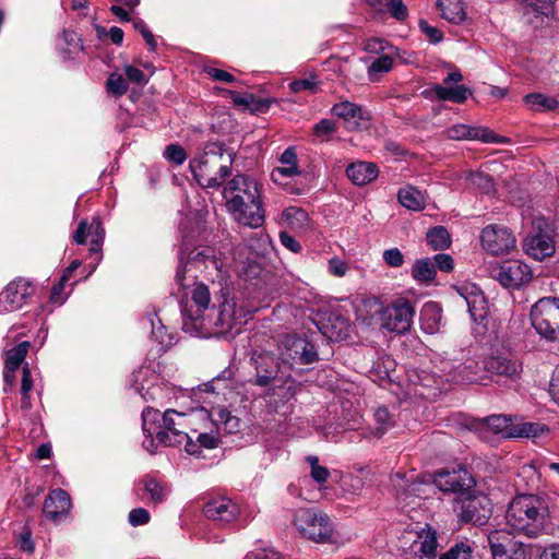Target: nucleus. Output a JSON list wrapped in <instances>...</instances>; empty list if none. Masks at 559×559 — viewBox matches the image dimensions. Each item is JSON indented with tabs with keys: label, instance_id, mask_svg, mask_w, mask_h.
Listing matches in <instances>:
<instances>
[{
	"label": "nucleus",
	"instance_id": "28",
	"mask_svg": "<svg viewBox=\"0 0 559 559\" xmlns=\"http://www.w3.org/2000/svg\"><path fill=\"white\" fill-rule=\"evenodd\" d=\"M297 154L294 147H287L281 155V167L273 169L271 177L274 182H281L285 177H293L299 174L297 167Z\"/></svg>",
	"mask_w": 559,
	"mask_h": 559
},
{
	"label": "nucleus",
	"instance_id": "16",
	"mask_svg": "<svg viewBox=\"0 0 559 559\" xmlns=\"http://www.w3.org/2000/svg\"><path fill=\"white\" fill-rule=\"evenodd\" d=\"M238 195L242 199V202L247 200H261L257 181L246 175H236L227 182L223 197L227 204L233 198H238Z\"/></svg>",
	"mask_w": 559,
	"mask_h": 559
},
{
	"label": "nucleus",
	"instance_id": "63",
	"mask_svg": "<svg viewBox=\"0 0 559 559\" xmlns=\"http://www.w3.org/2000/svg\"><path fill=\"white\" fill-rule=\"evenodd\" d=\"M419 28L431 43H439L442 39L441 31L435 26L429 25L426 21L419 22Z\"/></svg>",
	"mask_w": 559,
	"mask_h": 559
},
{
	"label": "nucleus",
	"instance_id": "64",
	"mask_svg": "<svg viewBox=\"0 0 559 559\" xmlns=\"http://www.w3.org/2000/svg\"><path fill=\"white\" fill-rule=\"evenodd\" d=\"M245 559H281V555L273 549H260L248 554Z\"/></svg>",
	"mask_w": 559,
	"mask_h": 559
},
{
	"label": "nucleus",
	"instance_id": "55",
	"mask_svg": "<svg viewBox=\"0 0 559 559\" xmlns=\"http://www.w3.org/2000/svg\"><path fill=\"white\" fill-rule=\"evenodd\" d=\"M385 8H388L391 15L399 21H404L408 15V10L403 3V0H386Z\"/></svg>",
	"mask_w": 559,
	"mask_h": 559
},
{
	"label": "nucleus",
	"instance_id": "33",
	"mask_svg": "<svg viewBox=\"0 0 559 559\" xmlns=\"http://www.w3.org/2000/svg\"><path fill=\"white\" fill-rule=\"evenodd\" d=\"M399 202L412 211H420L425 207V200L421 192L413 187L400 189Z\"/></svg>",
	"mask_w": 559,
	"mask_h": 559
},
{
	"label": "nucleus",
	"instance_id": "43",
	"mask_svg": "<svg viewBox=\"0 0 559 559\" xmlns=\"http://www.w3.org/2000/svg\"><path fill=\"white\" fill-rule=\"evenodd\" d=\"M286 223L293 228H304L309 221L307 212L301 207L292 206L283 212Z\"/></svg>",
	"mask_w": 559,
	"mask_h": 559
},
{
	"label": "nucleus",
	"instance_id": "21",
	"mask_svg": "<svg viewBox=\"0 0 559 559\" xmlns=\"http://www.w3.org/2000/svg\"><path fill=\"white\" fill-rule=\"evenodd\" d=\"M525 252L533 259L542 261L555 253V245L550 235L539 230L524 240Z\"/></svg>",
	"mask_w": 559,
	"mask_h": 559
},
{
	"label": "nucleus",
	"instance_id": "14",
	"mask_svg": "<svg viewBox=\"0 0 559 559\" xmlns=\"http://www.w3.org/2000/svg\"><path fill=\"white\" fill-rule=\"evenodd\" d=\"M491 516V502L485 495H476L462 501L459 519L465 523L484 525Z\"/></svg>",
	"mask_w": 559,
	"mask_h": 559
},
{
	"label": "nucleus",
	"instance_id": "32",
	"mask_svg": "<svg viewBox=\"0 0 559 559\" xmlns=\"http://www.w3.org/2000/svg\"><path fill=\"white\" fill-rule=\"evenodd\" d=\"M203 421L205 431H199L197 428H190V433L193 436V441L199 447V453L197 455L201 454L202 448L215 449L219 442L215 435V432H217L215 427L210 426L207 420Z\"/></svg>",
	"mask_w": 559,
	"mask_h": 559
},
{
	"label": "nucleus",
	"instance_id": "60",
	"mask_svg": "<svg viewBox=\"0 0 559 559\" xmlns=\"http://www.w3.org/2000/svg\"><path fill=\"white\" fill-rule=\"evenodd\" d=\"M289 87L294 93H299V92H304V91L316 92L317 82L314 81L313 78L301 79V80L293 81L289 84Z\"/></svg>",
	"mask_w": 559,
	"mask_h": 559
},
{
	"label": "nucleus",
	"instance_id": "57",
	"mask_svg": "<svg viewBox=\"0 0 559 559\" xmlns=\"http://www.w3.org/2000/svg\"><path fill=\"white\" fill-rule=\"evenodd\" d=\"M384 262L392 267H400L404 263V255L397 248L388 249L383 252Z\"/></svg>",
	"mask_w": 559,
	"mask_h": 559
},
{
	"label": "nucleus",
	"instance_id": "54",
	"mask_svg": "<svg viewBox=\"0 0 559 559\" xmlns=\"http://www.w3.org/2000/svg\"><path fill=\"white\" fill-rule=\"evenodd\" d=\"M393 66V60L389 56H381L380 58L372 61L368 68V74L373 79L374 74L389 72Z\"/></svg>",
	"mask_w": 559,
	"mask_h": 559
},
{
	"label": "nucleus",
	"instance_id": "30",
	"mask_svg": "<svg viewBox=\"0 0 559 559\" xmlns=\"http://www.w3.org/2000/svg\"><path fill=\"white\" fill-rule=\"evenodd\" d=\"M432 91L440 100H450L456 104L464 103L472 94V91L464 85H456L453 87L436 84Z\"/></svg>",
	"mask_w": 559,
	"mask_h": 559
},
{
	"label": "nucleus",
	"instance_id": "40",
	"mask_svg": "<svg viewBox=\"0 0 559 559\" xmlns=\"http://www.w3.org/2000/svg\"><path fill=\"white\" fill-rule=\"evenodd\" d=\"M428 245L433 250H442L450 246V234L443 226H436L428 230L426 235Z\"/></svg>",
	"mask_w": 559,
	"mask_h": 559
},
{
	"label": "nucleus",
	"instance_id": "56",
	"mask_svg": "<svg viewBox=\"0 0 559 559\" xmlns=\"http://www.w3.org/2000/svg\"><path fill=\"white\" fill-rule=\"evenodd\" d=\"M128 519L129 523L135 527L147 524L150 522L151 515L146 509L135 508L130 511Z\"/></svg>",
	"mask_w": 559,
	"mask_h": 559
},
{
	"label": "nucleus",
	"instance_id": "38",
	"mask_svg": "<svg viewBox=\"0 0 559 559\" xmlns=\"http://www.w3.org/2000/svg\"><path fill=\"white\" fill-rule=\"evenodd\" d=\"M29 348V342H21L17 346L9 349L5 353V368L10 370H17L24 361Z\"/></svg>",
	"mask_w": 559,
	"mask_h": 559
},
{
	"label": "nucleus",
	"instance_id": "41",
	"mask_svg": "<svg viewBox=\"0 0 559 559\" xmlns=\"http://www.w3.org/2000/svg\"><path fill=\"white\" fill-rule=\"evenodd\" d=\"M412 275L419 282L432 281L436 276L435 263L429 258L417 260L413 265Z\"/></svg>",
	"mask_w": 559,
	"mask_h": 559
},
{
	"label": "nucleus",
	"instance_id": "36",
	"mask_svg": "<svg viewBox=\"0 0 559 559\" xmlns=\"http://www.w3.org/2000/svg\"><path fill=\"white\" fill-rule=\"evenodd\" d=\"M419 549L423 557L433 558L437 555L438 540L437 533L431 527L423 530L418 535Z\"/></svg>",
	"mask_w": 559,
	"mask_h": 559
},
{
	"label": "nucleus",
	"instance_id": "22",
	"mask_svg": "<svg viewBox=\"0 0 559 559\" xmlns=\"http://www.w3.org/2000/svg\"><path fill=\"white\" fill-rule=\"evenodd\" d=\"M187 261L197 267L204 266V269L210 273L211 271L221 273L224 267V261L221 253L211 247H202L191 251Z\"/></svg>",
	"mask_w": 559,
	"mask_h": 559
},
{
	"label": "nucleus",
	"instance_id": "39",
	"mask_svg": "<svg viewBox=\"0 0 559 559\" xmlns=\"http://www.w3.org/2000/svg\"><path fill=\"white\" fill-rule=\"evenodd\" d=\"M331 111L334 116L344 120H360L364 118L362 109L358 105L348 100L335 104Z\"/></svg>",
	"mask_w": 559,
	"mask_h": 559
},
{
	"label": "nucleus",
	"instance_id": "29",
	"mask_svg": "<svg viewBox=\"0 0 559 559\" xmlns=\"http://www.w3.org/2000/svg\"><path fill=\"white\" fill-rule=\"evenodd\" d=\"M440 16L453 24H460L466 19L463 0H437Z\"/></svg>",
	"mask_w": 559,
	"mask_h": 559
},
{
	"label": "nucleus",
	"instance_id": "48",
	"mask_svg": "<svg viewBox=\"0 0 559 559\" xmlns=\"http://www.w3.org/2000/svg\"><path fill=\"white\" fill-rule=\"evenodd\" d=\"M307 462L311 467V477L318 483L323 484L330 477V472L325 466L319 465V459L317 456H307Z\"/></svg>",
	"mask_w": 559,
	"mask_h": 559
},
{
	"label": "nucleus",
	"instance_id": "53",
	"mask_svg": "<svg viewBox=\"0 0 559 559\" xmlns=\"http://www.w3.org/2000/svg\"><path fill=\"white\" fill-rule=\"evenodd\" d=\"M460 376L461 380L466 383H476L480 381V377L478 374V366L477 362L474 360L467 361L461 369H460Z\"/></svg>",
	"mask_w": 559,
	"mask_h": 559
},
{
	"label": "nucleus",
	"instance_id": "20",
	"mask_svg": "<svg viewBox=\"0 0 559 559\" xmlns=\"http://www.w3.org/2000/svg\"><path fill=\"white\" fill-rule=\"evenodd\" d=\"M447 135L452 140H480L485 143H500L502 140L490 129L483 127H471L467 124H455L447 130Z\"/></svg>",
	"mask_w": 559,
	"mask_h": 559
},
{
	"label": "nucleus",
	"instance_id": "12",
	"mask_svg": "<svg viewBox=\"0 0 559 559\" xmlns=\"http://www.w3.org/2000/svg\"><path fill=\"white\" fill-rule=\"evenodd\" d=\"M433 483L441 491L452 493L465 492L475 484L467 468L462 465L437 472Z\"/></svg>",
	"mask_w": 559,
	"mask_h": 559
},
{
	"label": "nucleus",
	"instance_id": "58",
	"mask_svg": "<svg viewBox=\"0 0 559 559\" xmlns=\"http://www.w3.org/2000/svg\"><path fill=\"white\" fill-rule=\"evenodd\" d=\"M432 262L435 263V269H439L442 272H451L454 266V261L450 254L447 253H438L433 257Z\"/></svg>",
	"mask_w": 559,
	"mask_h": 559
},
{
	"label": "nucleus",
	"instance_id": "1",
	"mask_svg": "<svg viewBox=\"0 0 559 559\" xmlns=\"http://www.w3.org/2000/svg\"><path fill=\"white\" fill-rule=\"evenodd\" d=\"M210 418L209 411L200 408L191 414L179 413L175 409H167L160 414L152 407L144 408L142 413L143 431L148 436H155L156 440L166 447L185 443L189 454H198L199 447L193 441V436L188 431L197 421Z\"/></svg>",
	"mask_w": 559,
	"mask_h": 559
},
{
	"label": "nucleus",
	"instance_id": "37",
	"mask_svg": "<svg viewBox=\"0 0 559 559\" xmlns=\"http://www.w3.org/2000/svg\"><path fill=\"white\" fill-rule=\"evenodd\" d=\"M548 431L547 427L539 423H514L512 438H536Z\"/></svg>",
	"mask_w": 559,
	"mask_h": 559
},
{
	"label": "nucleus",
	"instance_id": "17",
	"mask_svg": "<svg viewBox=\"0 0 559 559\" xmlns=\"http://www.w3.org/2000/svg\"><path fill=\"white\" fill-rule=\"evenodd\" d=\"M204 515L219 525L233 523L239 515V507L230 499L222 497L209 501L203 509Z\"/></svg>",
	"mask_w": 559,
	"mask_h": 559
},
{
	"label": "nucleus",
	"instance_id": "31",
	"mask_svg": "<svg viewBox=\"0 0 559 559\" xmlns=\"http://www.w3.org/2000/svg\"><path fill=\"white\" fill-rule=\"evenodd\" d=\"M442 319L441 308L437 302H427L420 312L423 328L428 333H435L439 330Z\"/></svg>",
	"mask_w": 559,
	"mask_h": 559
},
{
	"label": "nucleus",
	"instance_id": "61",
	"mask_svg": "<svg viewBox=\"0 0 559 559\" xmlns=\"http://www.w3.org/2000/svg\"><path fill=\"white\" fill-rule=\"evenodd\" d=\"M124 73H126L127 79L130 82H133V83H136L140 85H145L147 83V79H146L144 72L133 66H126Z\"/></svg>",
	"mask_w": 559,
	"mask_h": 559
},
{
	"label": "nucleus",
	"instance_id": "34",
	"mask_svg": "<svg viewBox=\"0 0 559 559\" xmlns=\"http://www.w3.org/2000/svg\"><path fill=\"white\" fill-rule=\"evenodd\" d=\"M474 543L468 539L455 542L439 559H473Z\"/></svg>",
	"mask_w": 559,
	"mask_h": 559
},
{
	"label": "nucleus",
	"instance_id": "5",
	"mask_svg": "<svg viewBox=\"0 0 559 559\" xmlns=\"http://www.w3.org/2000/svg\"><path fill=\"white\" fill-rule=\"evenodd\" d=\"M372 307L381 328L399 334L409 330L415 311L407 300L399 299L385 307L374 301Z\"/></svg>",
	"mask_w": 559,
	"mask_h": 559
},
{
	"label": "nucleus",
	"instance_id": "19",
	"mask_svg": "<svg viewBox=\"0 0 559 559\" xmlns=\"http://www.w3.org/2000/svg\"><path fill=\"white\" fill-rule=\"evenodd\" d=\"M70 508L69 493L63 489H55L46 498L43 512L47 519L58 523L68 515Z\"/></svg>",
	"mask_w": 559,
	"mask_h": 559
},
{
	"label": "nucleus",
	"instance_id": "35",
	"mask_svg": "<svg viewBox=\"0 0 559 559\" xmlns=\"http://www.w3.org/2000/svg\"><path fill=\"white\" fill-rule=\"evenodd\" d=\"M514 423L515 420L512 417L504 415H492L486 419L488 428L504 438H512L510 432L514 430Z\"/></svg>",
	"mask_w": 559,
	"mask_h": 559
},
{
	"label": "nucleus",
	"instance_id": "15",
	"mask_svg": "<svg viewBox=\"0 0 559 559\" xmlns=\"http://www.w3.org/2000/svg\"><path fill=\"white\" fill-rule=\"evenodd\" d=\"M492 559H526L527 549L525 545L506 534L492 532L488 536Z\"/></svg>",
	"mask_w": 559,
	"mask_h": 559
},
{
	"label": "nucleus",
	"instance_id": "27",
	"mask_svg": "<svg viewBox=\"0 0 559 559\" xmlns=\"http://www.w3.org/2000/svg\"><path fill=\"white\" fill-rule=\"evenodd\" d=\"M138 486L154 504L163 503L169 495V489L166 484L148 475L141 478Z\"/></svg>",
	"mask_w": 559,
	"mask_h": 559
},
{
	"label": "nucleus",
	"instance_id": "42",
	"mask_svg": "<svg viewBox=\"0 0 559 559\" xmlns=\"http://www.w3.org/2000/svg\"><path fill=\"white\" fill-rule=\"evenodd\" d=\"M524 100L531 109L536 111L551 110L555 109L558 105V102L554 97L539 93L528 94L525 96Z\"/></svg>",
	"mask_w": 559,
	"mask_h": 559
},
{
	"label": "nucleus",
	"instance_id": "47",
	"mask_svg": "<svg viewBox=\"0 0 559 559\" xmlns=\"http://www.w3.org/2000/svg\"><path fill=\"white\" fill-rule=\"evenodd\" d=\"M150 372L148 369H139L132 374V386L134 388L135 392L139 393L145 401L153 400L154 394L152 392L153 388H144L142 383H140V380Z\"/></svg>",
	"mask_w": 559,
	"mask_h": 559
},
{
	"label": "nucleus",
	"instance_id": "8",
	"mask_svg": "<svg viewBox=\"0 0 559 559\" xmlns=\"http://www.w3.org/2000/svg\"><path fill=\"white\" fill-rule=\"evenodd\" d=\"M492 277L503 287L519 289L533 278V271L521 260H507L492 270Z\"/></svg>",
	"mask_w": 559,
	"mask_h": 559
},
{
	"label": "nucleus",
	"instance_id": "52",
	"mask_svg": "<svg viewBox=\"0 0 559 559\" xmlns=\"http://www.w3.org/2000/svg\"><path fill=\"white\" fill-rule=\"evenodd\" d=\"M192 300L199 307V309H207L211 301L209 287L204 284H198L193 289Z\"/></svg>",
	"mask_w": 559,
	"mask_h": 559
},
{
	"label": "nucleus",
	"instance_id": "25",
	"mask_svg": "<svg viewBox=\"0 0 559 559\" xmlns=\"http://www.w3.org/2000/svg\"><path fill=\"white\" fill-rule=\"evenodd\" d=\"M210 418L207 423L210 426L215 427L217 431L224 430L226 433H235L240 429V420L238 417L230 414V412L223 407H214L209 412Z\"/></svg>",
	"mask_w": 559,
	"mask_h": 559
},
{
	"label": "nucleus",
	"instance_id": "50",
	"mask_svg": "<svg viewBox=\"0 0 559 559\" xmlns=\"http://www.w3.org/2000/svg\"><path fill=\"white\" fill-rule=\"evenodd\" d=\"M468 179L474 187L486 193L490 192L493 187L492 178L481 171L471 173Z\"/></svg>",
	"mask_w": 559,
	"mask_h": 559
},
{
	"label": "nucleus",
	"instance_id": "7",
	"mask_svg": "<svg viewBox=\"0 0 559 559\" xmlns=\"http://www.w3.org/2000/svg\"><path fill=\"white\" fill-rule=\"evenodd\" d=\"M283 365L293 369L296 366L310 365L319 359L316 346L306 337L287 335L280 347Z\"/></svg>",
	"mask_w": 559,
	"mask_h": 559
},
{
	"label": "nucleus",
	"instance_id": "23",
	"mask_svg": "<svg viewBox=\"0 0 559 559\" xmlns=\"http://www.w3.org/2000/svg\"><path fill=\"white\" fill-rule=\"evenodd\" d=\"M255 370V384L266 386L277 378L281 366L274 356L264 354L257 358Z\"/></svg>",
	"mask_w": 559,
	"mask_h": 559
},
{
	"label": "nucleus",
	"instance_id": "62",
	"mask_svg": "<svg viewBox=\"0 0 559 559\" xmlns=\"http://www.w3.org/2000/svg\"><path fill=\"white\" fill-rule=\"evenodd\" d=\"M348 270L347 263L342 259L334 257L329 260V272L337 277H342Z\"/></svg>",
	"mask_w": 559,
	"mask_h": 559
},
{
	"label": "nucleus",
	"instance_id": "3",
	"mask_svg": "<svg viewBox=\"0 0 559 559\" xmlns=\"http://www.w3.org/2000/svg\"><path fill=\"white\" fill-rule=\"evenodd\" d=\"M226 152L224 143L210 142L190 160V169L201 187L218 188L230 175L234 158L233 153L225 156Z\"/></svg>",
	"mask_w": 559,
	"mask_h": 559
},
{
	"label": "nucleus",
	"instance_id": "26",
	"mask_svg": "<svg viewBox=\"0 0 559 559\" xmlns=\"http://www.w3.org/2000/svg\"><path fill=\"white\" fill-rule=\"evenodd\" d=\"M378 167L373 163H353L346 168V175L354 185L364 186L378 177Z\"/></svg>",
	"mask_w": 559,
	"mask_h": 559
},
{
	"label": "nucleus",
	"instance_id": "46",
	"mask_svg": "<svg viewBox=\"0 0 559 559\" xmlns=\"http://www.w3.org/2000/svg\"><path fill=\"white\" fill-rule=\"evenodd\" d=\"M107 92L114 96H122L128 92V82L121 74L111 73L106 82Z\"/></svg>",
	"mask_w": 559,
	"mask_h": 559
},
{
	"label": "nucleus",
	"instance_id": "4",
	"mask_svg": "<svg viewBox=\"0 0 559 559\" xmlns=\"http://www.w3.org/2000/svg\"><path fill=\"white\" fill-rule=\"evenodd\" d=\"M532 325L547 341H559V297H543L531 310Z\"/></svg>",
	"mask_w": 559,
	"mask_h": 559
},
{
	"label": "nucleus",
	"instance_id": "59",
	"mask_svg": "<svg viewBox=\"0 0 559 559\" xmlns=\"http://www.w3.org/2000/svg\"><path fill=\"white\" fill-rule=\"evenodd\" d=\"M88 237H91V241H104L105 229L98 218H93L92 222L88 224Z\"/></svg>",
	"mask_w": 559,
	"mask_h": 559
},
{
	"label": "nucleus",
	"instance_id": "10",
	"mask_svg": "<svg viewBox=\"0 0 559 559\" xmlns=\"http://www.w3.org/2000/svg\"><path fill=\"white\" fill-rule=\"evenodd\" d=\"M480 242L489 254L498 257L509 253L515 247L516 239L508 227L492 224L481 230Z\"/></svg>",
	"mask_w": 559,
	"mask_h": 559
},
{
	"label": "nucleus",
	"instance_id": "24",
	"mask_svg": "<svg viewBox=\"0 0 559 559\" xmlns=\"http://www.w3.org/2000/svg\"><path fill=\"white\" fill-rule=\"evenodd\" d=\"M319 331L331 341H341L347 336L348 321L337 314L330 313L326 319L317 323Z\"/></svg>",
	"mask_w": 559,
	"mask_h": 559
},
{
	"label": "nucleus",
	"instance_id": "49",
	"mask_svg": "<svg viewBox=\"0 0 559 559\" xmlns=\"http://www.w3.org/2000/svg\"><path fill=\"white\" fill-rule=\"evenodd\" d=\"M335 131L336 124L330 119H321L313 126V134L321 141H328Z\"/></svg>",
	"mask_w": 559,
	"mask_h": 559
},
{
	"label": "nucleus",
	"instance_id": "11",
	"mask_svg": "<svg viewBox=\"0 0 559 559\" xmlns=\"http://www.w3.org/2000/svg\"><path fill=\"white\" fill-rule=\"evenodd\" d=\"M228 213L240 225L259 228L263 225L265 215L261 200L245 201L238 195L226 204Z\"/></svg>",
	"mask_w": 559,
	"mask_h": 559
},
{
	"label": "nucleus",
	"instance_id": "2",
	"mask_svg": "<svg viewBox=\"0 0 559 559\" xmlns=\"http://www.w3.org/2000/svg\"><path fill=\"white\" fill-rule=\"evenodd\" d=\"M548 518V498L532 493L513 498L506 513L508 525L528 537L539 536L546 530Z\"/></svg>",
	"mask_w": 559,
	"mask_h": 559
},
{
	"label": "nucleus",
	"instance_id": "45",
	"mask_svg": "<svg viewBox=\"0 0 559 559\" xmlns=\"http://www.w3.org/2000/svg\"><path fill=\"white\" fill-rule=\"evenodd\" d=\"M526 3V13H536L542 16H548L554 12V4L556 0H522Z\"/></svg>",
	"mask_w": 559,
	"mask_h": 559
},
{
	"label": "nucleus",
	"instance_id": "44",
	"mask_svg": "<svg viewBox=\"0 0 559 559\" xmlns=\"http://www.w3.org/2000/svg\"><path fill=\"white\" fill-rule=\"evenodd\" d=\"M374 436H383L393 426L390 413L386 407H378L374 412Z\"/></svg>",
	"mask_w": 559,
	"mask_h": 559
},
{
	"label": "nucleus",
	"instance_id": "6",
	"mask_svg": "<svg viewBox=\"0 0 559 559\" xmlns=\"http://www.w3.org/2000/svg\"><path fill=\"white\" fill-rule=\"evenodd\" d=\"M294 523L305 537L313 542H333V525L325 513L300 509L295 513Z\"/></svg>",
	"mask_w": 559,
	"mask_h": 559
},
{
	"label": "nucleus",
	"instance_id": "51",
	"mask_svg": "<svg viewBox=\"0 0 559 559\" xmlns=\"http://www.w3.org/2000/svg\"><path fill=\"white\" fill-rule=\"evenodd\" d=\"M164 157L175 165H181L187 159V154L181 145L169 144L164 151Z\"/></svg>",
	"mask_w": 559,
	"mask_h": 559
},
{
	"label": "nucleus",
	"instance_id": "13",
	"mask_svg": "<svg viewBox=\"0 0 559 559\" xmlns=\"http://www.w3.org/2000/svg\"><path fill=\"white\" fill-rule=\"evenodd\" d=\"M32 293L33 288L29 281L19 277L10 282L0 293V313L21 309L26 299L32 296Z\"/></svg>",
	"mask_w": 559,
	"mask_h": 559
},
{
	"label": "nucleus",
	"instance_id": "18",
	"mask_svg": "<svg viewBox=\"0 0 559 559\" xmlns=\"http://www.w3.org/2000/svg\"><path fill=\"white\" fill-rule=\"evenodd\" d=\"M460 295L465 301L471 318L481 323L488 316V302L484 293L475 285H466L460 288Z\"/></svg>",
	"mask_w": 559,
	"mask_h": 559
},
{
	"label": "nucleus",
	"instance_id": "9",
	"mask_svg": "<svg viewBox=\"0 0 559 559\" xmlns=\"http://www.w3.org/2000/svg\"><path fill=\"white\" fill-rule=\"evenodd\" d=\"M484 369L496 381H516L522 373V364L510 354L492 353L484 359Z\"/></svg>",
	"mask_w": 559,
	"mask_h": 559
}]
</instances>
